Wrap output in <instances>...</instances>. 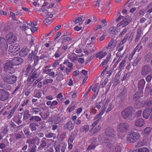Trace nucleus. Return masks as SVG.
Wrapping results in <instances>:
<instances>
[{
	"mask_svg": "<svg viewBox=\"0 0 152 152\" xmlns=\"http://www.w3.org/2000/svg\"><path fill=\"white\" fill-rule=\"evenodd\" d=\"M100 142L103 144V145L105 148L107 147L109 150V152H121V148L120 145H117L113 140L109 139H105L104 137L100 138L99 137Z\"/></svg>",
	"mask_w": 152,
	"mask_h": 152,
	"instance_id": "f257e3e1",
	"label": "nucleus"
},
{
	"mask_svg": "<svg viewBox=\"0 0 152 152\" xmlns=\"http://www.w3.org/2000/svg\"><path fill=\"white\" fill-rule=\"evenodd\" d=\"M140 137V135L139 133L134 131L129 132L127 136V141L132 143L136 142Z\"/></svg>",
	"mask_w": 152,
	"mask_h": 152,
	"instance_id": "f03ea898",
	"label": "nucleus"
},
{
	"mask_svg": "<svg viewBox=\"0 0 152 152\" xmlns=\"http://www.w3.org/2000/svg\"><path fill=\"white\" fill-rule=\"evenodd\" d=\"M13 65L10 61H7L4 64V71L7 74H12L15 72Z\"/></svg>",
	"mask_w": 152,
	"mask_h": 152,
	"instance_id": "7ed1b4c3",
	"label": "nucleus"
},
{
	"mask_svg": "<svg viewBox=\"0 0 152 152\" xmlns=\"http://www.w3.org/2000/svg\"><path fill=\"white\" fill-rule=\"evenodd\" d=\"M132 109L131 106H129L122 111V115L124 119L132 120L131 116Z\"/></svg>",
	"mask_w": 152,
	"mask_h": 152,
	"instance_id": "20e7f679",
	"label": "nucleus"
},
{
	"mask_svg": "<svg viewBox=\"0 0 152 152\" xmlns=\"http://www.w3.org/2000/svg\"><path fill=\"white\" fill-rule=\"evenodd\" d=\"M3 81L5 83L10 84H12L16 82L17 80V77L14 75H6L3 77Z\"/></svg>",
	"mask_w": 152,
	"mask_h": 152,
	"instance_id": "39448f33",
	"label": "nucleus"
},
{
	"mask_svg": "<svg viewBox=\"0 0 152 152\" xmlns=\"http://www.w3.org/2000/svg\"><path fill=\"white\" fill-rule=\"evenodd\" d=\"M129 127L130 125L127 123H120L117 126L118 131L123 133H126L129 129Z\"/></svg>",
	"mask_w": 152,
	"mask_h": 152,
	"instance_id": "423d86ee",
	"label": "nucleus"
},
{
	"mask_svg": "<svg viewBox=\"0 0 152 152\" xmlns=\"http://www.w3.org/2000/svg\"><path fill=\"white\" fill-rule=\"evenodd\" d=\"M19 104H16L12 109L10 110H6L4 111L2 114L3 115L7 116L8 119H10L14 115L15 110L17 108Z\"/></svg>",
	"mask_w": 152,
	"mask_h": 152,
	"instance_id": "0eeeda50",
	"label": "nucleus"
},
{
	"mask_svg": "<svg viewBox=\"0 0 152 152\" xmlns=\"http://www.w3.org/2000/svg\"><path fill=\"white\" fill-rule=\"evenodd\" d=\"M19 50V46L17 45L13 44L10 45L9 47V53L11 55H15L18 53Z\"/></svg>",
	"mask_w": 152,
	"mask_h": 152,
	"instance_id": "6e6552de",
	"label": "nucleus"
},
{
	"mask_svg": "<svg viewBox=\"0 0 152 152\" xmlns=\"http://www.w3.org/2000/svg\"><path fill=\"white\" fill-rule=\"evenodd\" d=\"M6 39L8 42L11 44L15 42L17 39V37L13 33H9L7 34Z\"/></svg>",
	"mask_w": 152,
	"mask_h": 152,
	"instance_id": "1a4fd4ad",
	"label": "nucleus"
},
{
	"mask_svg": "<svg viewBox=\"0 0 152 152\" xmlns=\"http://www.w3.org/2000/svg\"><path fill=\"white\" fill-rule=\"evenodd\" d=\"M10 96L9 93L3 89H0V100L4 101L8 99Z\"/></svg>",
	"mask_w": 152,
	"mask_h": 152,
	"instance_id": "9d476101",
	"label": "nucleus"
},
{
	"mask_svg": "<svg viewBox=\"0 0 152 152\" xmlns=\"http://www.w3.org/2000/svg\"><path fill=\"white\" fill-rule=\"evenodd\" d=\"M127 92L124 89L118 95V97L120 101L123 102L127 99Z\"/></svg>",
	"mask_w": 152,
	"mask_h": 152,
	"instance_id": "9b49d317",
	"label": "nucleus"
},
{
	"mask_svg": "<svg viewBox=\"0 0 152 152\" xmlns=\"http://www.w3.org/2000/svg\"><path fill=\"white\" fill-rule=\"evenodd\" d=\"M115 131L114 129L111 127H108L105 130V134L106 135L111 136L112 137L111 139H110L111 140L114 139L113 137L115 136ZM105 139V138H104ZM105 139H108L107 138H105ZM110 140L109 139H108Z\"/></svg>",
	"mask_w": 152,
	"mask_h": 152,
	"instance_id": "f8f14e48",
	"label": "nucleus"
},
{
	"mask_svg": "<svg viewBox=\"0 0 152 152\" xmlns=\"http://www.w3.org/2000/svg\"><path fill=\"white\" fill-rule=\"evenodd\" d=\"M151 70L150 66L149 65H144L142 66L141 71V75L145 76L147 75Z\"/></svg>",
	"mask_w": 152,
	"mask_h": 152,
	"instance_id": "ddd939ff",
	"label": "nucleus"
},
{
	"mask_svg": "<svg viewBox=\"0 0 152 152\" xmlns=\"http://www.w3.org/2000/svg\"><path fill=\"white\" fill-rule=\"evenodd\" d=\"M0 48L4 51H6L8 48L7 43L3 37L0 39Z\"/></svg>",
	"mask_w": 152,
	"mask_h": 152,
	"instance_id": "4468645a",
	"label": "nucleus"
},
{
	"mask_svg": "<svg viewBox=\"0 0 152 152\" xmlns=\"http://www.w3.org/2000/svg\"><path fill=\"white\" fill-rule=\"evenodd\" d=\"M23 61V58L19 57H16L12 59L10 62L14 65H18L21 64Z\"/></svg>",
	"mask_w": 152,
	"mask_h": 152,
	"instance_id": "2eb2a0df",
	"label": "nucleus"
},
{
	"mask_svg": "<svg viewBox=\"0 0 152 152\" xmlns=\"http://www.w3.org/2000/svg\"><path fill=\"white\" fill-rule=\"evenodd\" d=\"M10 125L11 126V130L14 132H18L19 129L22 128L23 126V125H21L17 126L12 121L10 124Z\"/></svg>",
	"mask_w": 152,
	"mask_h": 152,
	"instance_id": "dca6fc26",
	"label": "nucleus"
},
{
	"mask_svg": "<svg viewBox=\"0 0 152 152\" xmlns=\"http://www.w3.org/2000/svg\"><path fill=\"white\" fill-rule=\"evenodd\" d=\"M152 129L151 127L149 126L147 127L142 130L141 132V134L144 136L147 137L151 134Z\"/></svg>",
	"mask_w": 152,
	"mask_h": 152,
	"instance_id": "f3484780",
	"label": "nucleus"
},
{
	"mask_svg": "<svg viewBox=\"0 0 152 152\" xmlns=\"http://www.w3.org/2000/svg\"><path fill=\"white\" fill-rule=\"evenodd\" d=\"M152 107L148 108L144 110L142 113L143 117L146 119H148L152 112Z\"/></svg>",
	"mask_w": 152,
	"mask_h": 152,
	"instance_id": "a211bd4d",
	"label": "nucleus"
},
{
	"mask_svg": "<svg viewBox=\"0 0 152 152\" xmlns=\"http://www.w3.org/2000/svg\"><path fill=\"white\" fill-rule=\"evenodd\" d=\"M20 114L21 115H20L19 114H18L14 116L12 119V120L18 125H19L22 122L21 119L22 118V113H21Z\"/></svg>",
	"mask_w": 152,
	"mask_h": 152,
	"instance_id": "6ab92c4d",
	"label": "nucleus"
},
{
	"mask_svg": "<svg viewBox=\"0 0 152 152\" xmlns=\"http://www.w3.org/2000/svg\"><path fill=\"white\" fill-rule=\"evenodd\" d=\"M31 78L33 79L32 81H33L34 80L39 76L40 72L38 69H35L34 71L33 69L31 71Z\"/></svg>",
	"mask_w": 152,
	"mask_h": 152,
	"instance_id": "aec40b11",
	"label": "nucleus"
},
{
	"mask_svg": "<svg viewBox=\"0 0 152 152\" xmlns=\"http://www.w3.org/2000/svg\"><path fill=\"white\" fill-rule=\"evenodd\" d=\"M145 83V82L144 79H142L138 82V88L140 90L141 93H143V89Z\"/></svg>",
	"mask_w": 152,
	"mask_h": 152,
	"instance_id": "412c9836",
	"label": "nucleus"
},
{
	"mask_svg": "<svg viewBox=\"0 0 152 152\" xmlns=\"http://www.w3.org/2000/svg\"><path fill=\"white\" fill-rule=\"evenodd\" d=\"M145 124L144 120L142 118L137 119L135 121V125L137 127H142Z\"/></svg>",
	"mask_w": 152,
	"mask_h": 152,
	"instance_id": "4be33fe9",
	"label": "nucleus"
},
{
	"mask_svg": "<svg viewBox=\"0 0 152 152\" xmlns=\"http://www.w3.org/2000/svg\"><path fill=\"white\" fill-rule=\"evenodd\" d=\"M132 20V18L130 17L128 15L126 16L125 19H123L121 22V23L122 25H123V27H125L128 25Z\"/></svg>",
	"mask_w": 152,
	"mask_h": 152,
	"instance_id": "5701e85b",
	"label": "nucleus"
},
{
	"mask_svg": "<svg viewBox=\"0 0 152 152\" xmlns=\"http://www.w3.org/2000/svg\"><path fill=\"white\" fill-rule=\"evenodd\" d=\"M117 42L116 41L113 39H112L109 43L108 46L106 48L107 49H113L116 46Z\"/></svg>",
	"mask_w": 152,
	"mask_h": 152,
	"instance_id": "b1692460",
	"label": "nucleus"
},
{
	"mask_svg": "<svg viewBox=\"0 0 152 152\" xmlns=\"http://www.w3.org/2000/svg\"><path fill=\"white\" fill-rule=\"evenodd\" d=\"M142 94V93H141L137 92L133 96V99L134 101L137 102H140V95Z\"/></svg>",
	"mask_w": 152,
	"mask_h": 152,
	"instance_id": "393cba45",
	"label": "nucleus"
},
{
	"mask_svg": "<svg viewBox=\"0 0 152 152\" xmlns=\"http://www.w3.org/2000/svg\"><path fill=\"white\" fill-rule=\"evenodd\" d=\"M29 52V50L28 48H23L20 51L19 55L21 57H24L27 55Z\"/></svg>",
	"mask_w": 152,
	"mask_h": 152,
	"instance_id": "a878e982",
	"label": "nucleus"
},
{
	"mask_svg": "<svg viewBox=\"0 0 152 152\" xmlns=\"http://www.w3.org/2000/svg\"><path fill=\"white\" fill-rule=\"evenodd\" d=\"M142 32L141 28H139L137 29L136 37L134 41L135 42H137L139 41L141 37V34Z\"/></svg>",
	"mask_w": 152,
	"mask_h": 152,
	"instance_id": "bb28decb",
	"label": "nucleus"
},
{
	"mask_svg": "<svg viewBox=\"0 0 152 152\" xmlns=\"http://www.w3.org/2000/svg\"><path fill=\"white\" fill-rule=\"evenodd\" d=\"M78 132V131L76 130L74 131L70 136L69 138V142H73V140L75 138Z\"/></svg>",
	"mask_w": 152,
	"mask_h": 152,
	"instance_id": "cd10ccee",
	"label": "nucleus"
},
{
	"mask_svg": "<svg viewBox=\"0 0 152 152\" xmlns=\"http://www.w3.org/2000/svg\"><path fill=\"white\" fill-rule=\"evenodd\" d=\"M38 52V50H35L34 51H32L31 53L29 54L28 56V59L29 60L32 61L34 59L35 57L36 56Z\"/></svg>",
	"mask_w": 152,
	"mask_h": 152,
	"instance_id": "c85d7f7f",
	"label": "nucleus"
},
{
	"mask_svg": "<svg viewBox=\"0 0 152 152\" xmlns=\"http://www.w3.org/2000/svg\"><path fill=\"white\" fill-rule=\"evenodd\" d=\"M39 126L37 123H36L34 122H31L30 124L29 127L32 131H35L37 128Z\"/></svg>",
	"mask_w": 152,
	"mask_h": 152,
	"instance_id": "c756f323",
	"label": "nucleus"
},
{
	"mask_svg": "<svg viewBox=\"0 0 152 152\" xmlns=\"http://www.w3.org/2000/svg\"><path fill=\"white\" fill-rule=\"evenodd\" d=\"M107 54V53L104 52L103 53L102 51H100L97 53L96 55V57L98 58L99 59H101L104 57Z\"/></svg>",
	"mask_w": 152,
	"mask_h": 152,
	"instance_id": "7c9ffc66",
	"label": "nucleus"
},
{
	"mask_svg": "<svg viewBox=\"0 0 152 152\" xmlns=\"http://www.w3.org/2000/svg\"><path fill=\"white\" fill-rule=\"evenodd\" d=\"M67 129L70 131H71L73 128L75 126V124L72 123L71 121L67 122L66 124Z\"/></svg>",
	"mask_w": 152,
	"mask_h": 152,
	"instance_id": "2f4dec72",
	"label": "nucleus"
},
{
	"mask_svg": "<svg viewBox=\"0 0 152 152\" xmlns=\"http://www.w3.org/2000/svg\"><path fill=\"white\" fill-rule=\"evenodd\" d=\"M31 117V114H29L28 110H26L24 111L23 114V119L26 120Z\"/></svg>",
	"mask_w": 152,
	"mask_h": 152,
	"instance_id": "473e14b6",
	"label": "nucleus"
},
{
	"mask_svg": "<svg viewBox=\"0 0 152 152\" xmlns=\"http://www.w3.org/2000/svg\"><path fill=\"white\" fill-rule=\"evenodd\" d=\"M133 152H149V151L146 148H142L137 149L133 151Z\"/></svg>",
	"mask_w": 152,
	"mask_h": 152,
	"instance_id": "72a5a7b5",
	"label": "nucleus"
},
{
	"mask_svg": "<svg viewBox=\"0 0 152 152\" xmlns=\"http://www.w3.org/2000/svg\"><path fill=\"white\" fill-rule=\"evenodd\" d=\"M131 74V72H129L127 73H126L124 74V76L122 79V81L124 80L127 81L129 79Z\"/></svg>",
	"mask_w": 152,
	"mask_h": 152,
	"instance_id": "f704fd0d",
	"label": "nucleus"
},
{
	"mask_svg": "<svg viewBox=\"0 0 152 152\" xmlns=\"http://www.w3.org/2000/svg\"><path fill=\"white\" fill-rule=\"evenodd\" d=\"M152 56L151 53H150L147 54L144 58L145 61L146 62L150 61L152 58Z\"/></svg>",
	"mask_w": 152,
	"mask_h": 152,
	"instance_id": "c9c22d12",
	"label": "nucleus"
},
{
	"mask_svg": "<svg viewBox=\"0 0 152 152\" xmlns=\"http://www.w3.org/2000/svg\"><path fill=\"white\" fill-rule=\"evenodd\" d=\"M110 31L111 34L113 35H116L118 32L117 28L115 27H112L110 28Z\"/></svg>",
	"mask_w": 152,
	"mask_h": 152,
	"instance_id": "e433bc0d",
	"label": "nucleus"
},
{
	"mask_svg": "<svg viewBox=\"0 0 152 152\" xmlns=\"http://www.w3.org/2000/svg\"><path fill=\"white\" fill-rule=\"evenodd\" d=\"M75 104L74 102H73L72 104L68 107L67 110L69 113H70L71 111H73L75 108Z\"/></svg>",
	"mask_w": 152,
	"mask_h": 152,
	"instance_id": "4c0bfd02",
	"label": "nucleus"
},
{
	"mask_svg": "<svg viewBox=\"0 0 152 152\" xmlns=\"http://www.w3.org/2000/svg\"><path fill=\"white\" fill-rule=\"evenodd\" d=\"M89 130V126L88 125H86L82 126L80 129V131L81 132H83L84 131L86 132H87Z\"/></svg>",
	"mask_w": 152,
	"mask_h": 152,
	"instance_id": "58836bf2",
	"label": "nucleus"
},
{
	"mask_svg": "<svg viewBox=\"0 0 152 152\" xmlns=\"http://www.w3.org/2000/svg\"><path fill=\"white\" fill-rule=\"evenodd\" d=\"M110 56L111 55H110V56H107L106 59L105 60H104L101 64V65H102V66H103L104 65H105L108 62L110 58Z\"/></svg>",
	"mask_w": 152,
	"mask_h": 152,
	"instance_id": "ea45409f",
	"label": "nucleus"
},
{
	"mask_svg": "<svg viewBox=\"0 0 152 152\" xmlns=\"http://www.w3.org/2000/svg\"><path fill=\"white\" fill-rule=\"evenodd\" d=\"M41 116L43 120H46L47 119L48 117L50 115L49 112H47L44 113L43 115H41V113H40L39 114Z\"/></svg>",
	"mask_w": 152,
	"mask_h": 152,
	"instance_id": "a19ab883",
	"label": "nucleus"
},
{
	"mask_svg": "<svg viewBox=\"0 0 152 152\" xmlns=\"http://www.w3.org/2000/svg\"><path fill=\"white\" fill-rule=\"evenodd\" d=\"M43 59L44 61H46L45 63H47L48 61V58L47 56L44 55H41L39 58V59Z\"/></svg>",
	"mask_w": 152,
	"mask_h": 152,
	"instance_id": "79ce46f5",
	"label": "nucleus"
},
{
	"mask_svg": "<svg viewBox=\"0 0 152 152\" xmlns=\"http://www.w3.org/2000/svg\"><path fill=\"white\" fill-rule=\"evenodd\" d=\"M24 133L25 135L27 136H30L31 135V133H30L29 129L28 128H24L23 130Z\"/></svg>",
	"mask_w": 152,
	"mask_h": 152,
	"instance_id": "37998d69",
	"label": "nucleus"
},
{
	"mask_svg": "<svg viewBox=\"0 0 152 152\" xmlns=\"http://www.w3.org/2000/svg\"><path fill=\"white\" fill-rule=\"evenodd\" d=\"M90 140L91 144L95 145L96 146L98 145L97 143V139L96 137H93Z\"/></svg>",
	"mask_w": 152,
	"mask_h": 152,
	"instance_id": "c03bdc74",
	"label": "nucleus"
},
{
	"mask_svg": "<svg viewBox=\"0 0 152 152\" xmlns=\"http://www.w3.org/2000/svg\"><path fill=\"white\" fill-rule=\"evenodd\" d=\"M59 40L61 41V43L62 44H63L67 41L66 37V35H64L61 37L60 38Z\"/></svg>",
	"mask_w": 152,
	"mask_h": 152,
	"instance_id": "a18cd8bd",
	"label": "nucleus"
},
{
	"mask_svg": "<svg viewBox=\"0 0 152 152\" xmlns=\"http://www.w3.org/2000/svg\"><path fill=\"white\" fill-rule=\"evenodd\" d=\"M141 58L140 57H137L135 59L134 61L132 63V65L133 66H136L138 64V63L140 61Z\"/></svg>",
	"mask_w": 152,
	"mask_h": 152,
	"instance_id": "49530a36",
	"label": "nucleus"
},
{
	"mask_svg": "<svg viewBox=\"0 0 152 152\" xmlns=\"http://www.w3.org/2000/svg\"><path fill=\"white\" fill-rule=\"evenodd\" d=\"M126 61L125 60H123L120 63L119 68L122 70L123 69L124 67L125 66V64Z\"/></svg>",
	"mask_w": 152,
	"mask_h": 152,
	"instance_id": "de8ad7c7",
	"label": "nucleus"
},
{
	"mask_svg": "<svg viewBox=\"0 0 152 152\" xmlns=\"http://www.w3.org/2000/svg\"><path fill=\"white\" fill-rule=\"evenodd\" d=\"M51 20L52 19H50V18H48L45 19L44 20V23L46 25H48V24L50 23H51Z\"/></svg>",
	"mask_w": 152,
	"mask_h": 152,
	"instance_id": "09e8293b",
	"label": "nucleus"
},
{
	"mask_svg": "<svg viewBox=\"0 0 152 152\" xmlns=\"http://www.w3.org/2000/svg\"><path fill=\"white\" fill-rule=\"evenodd\" d=\"M31 68V65H28L25 72L24 75H28L29 71H30Z\"/></svg>",
	"mask_w": 152,
	"mask_h": 152,
	"instance_id": "8fccbe9b",
	"label": "nucleus"
},
{
	"mask_svg": "<svg viewBox=\"0 0 152 152\" xmlns=\"http://www.w3.org/2000/svg\"><path fill=\"white\" fill-rule=\"evenodd\" d=\"M83 16H82L81 17H79L77 19L75 18L73 20V22H75V24H77L79 22H80L82 19V17Z\"/></svg>",
	"mask_w": 152,
	"mask_h": 152,
	"instance_id": "3c124183",
	"label": "nucleus"
},
{
	"mask_svg": "<svg viewBox=\"0 0 152 152\" xmlns=\"http://www.w3.org/2000/svg\"><path fill=\"white\" fill-rule=\"evenodd\" d=\"M128 29V28H126L124 29L121 32H120L118 37H120L123 35H124L125 34L126 32Z\"/></svg>",
	"mask_w": 152,
	"mask_h": 152,
	"instance_id": "603ef678",
	"label": "nucleus"
},
{
	"mask_svg": "<svg viewBox=\"0 0 152 152\" xmlns=\"http://www.w3.org/2000/svg\"><path fill=\"white\" fill-rule=\"evenodd\" d=\"M101 129V127L98 125L96 126L95 128L94 129L93 132L94 134H96Z\"/></svg>",
	"mask_w": 152,
	"mask_h": 152,
	"instance_id": "864d4df0",
	"label": "nucleus"
},
{
	"mask_svg": "<svg viewBox=\"0 0 152 152\" xmlns=\"http://www.w3.org/2000/svg\"><path fill=\"white\" fill-rule=\"evenodd\" d=\"M152 79V75H148L145 78V80L147 82H150Z\"/></svg>",
	"mask_w": 152,
	"mask_h": 152,
	"instance_id": "5fc2aeb1",
	"label": "nucleus"
},
{
	"mask_svg": "<svg viewBox=\"0 0 152 152\" xmlns=\"http://www.w3.org/2000/svg\"><path fill=\"white\" fill-rule=\"evenodd\" d=\"M21 86V84L20 83H19L18 84V86H17V87H16L15 89V90L13 91L12 94H14L16 92H17L18 91H20V87Z\"/></svg>",
	"mask_w": 152,
	"mask_h": 152,
	"instance_id": "6e6d98bb",
	"label": "nucleus"
},
{
	"mask_svg": "<svg viewBox=\"0 0 152 152\" xmlns=\"http://www.w3.org/2000/svg\"><path fill=\"white\" fill-rule=\"evenodd\" d=\"M53 80L52 79H46L43 82L44 84H47L48 83H51L53 82Z\"/></svg>",
	"mask_w": 152,
	"mask_h": 152,
	"instance_id": "4d7b16f0",
	"label": "nucleus"
},
{
	"mask_svg": "<svg viewBox=\"0 0 152 152\" xmlns=\"http://www.w3.org/2000/svg\"><path fill=\"white\" fill-rule=\"evenodd\" d=\"M37 146L34 145L32 147L29 149L30 152H36V151Z\"/></svg>",
	"mask_w": 152,
	"mask_h": 152,
	"instance_id": "13d9d810",
	"label": "nucleus"
},
{
	"mask_svg": "<svg viewBox=\"0 0 152 152\" xmlns=\"http://www.w3.org/2000/svg\"><path fill=\"white\" fill-rule=\"evenodd\" d=\"M32 109L33 112L35 114H37L41 111L40 109L38 108H33Z\"/></svg>",
	"mask_w": 152,
	"mask_h": 152,
	"instance_id": "bf43d9fd",
	"label": "nucleus"
},
{
	"mask_svg": "<svg viewBox=\"0 0 152 152\" xmlns=\"http://www.w3.org/2000/svg\"><path fill=\"white\" fill-rule=\"evenodd\" d=\"M38 140H39L37 137L36 138L34 137L32 139H31V144L32 145L34 144Z\"/></svg>",
	"mask_w": 152,
	"mask_h": 152,
	"instance_id": "052dcab7",
	"label": "nucleus"
},
{
	"mask_svg": "<svg viewBox=\"0 0 152 152\" xmlns=\"http://www.w3.org/2000/svg\"><path fill=\"white\" fill-rule=\"evenodd\" d=\"M43 139V140L41 141V143L40 145V146L42 147H44L46 146V141L43 140L46 139L45 138H44Z\"/></svg>",
	"mask_w": 152,
	"mask_h": 152,
	"instance_id": "680f3d73",
	"label": "nucleus"
},
{
	"mask_svg": "<svg viewBox=\"0 0 152 152\" xmlns=\"http://www.w3.org/2000/svg\"><path fill=\"white\" fill-rule=\"evenodd\" d=\"M140 45V44H138L135 48L134 51L131 54L132 55V56H133L137 50V52H138V49H139V45Z\"/></svg>",
	"mask_w": 152,
	"mask_h": 152,
	"instance_id": "e2e57ef3",
	"label": "nucleus"
},
{
	"mask_svg": "<svg viewBox=\"0 0 152 152\" xmlns=\"http://www.w3.org/2000/svg\"><path fill=\"white\" fill-rule=\"evenodd\" d=\"M96 146L95 145H93L91 144L88 147L87 150H90L91 149H94Z\"/></svg>",
	"mask_w": 152,
	"mask_h": 152,
	"instance_id": "0e129e2a",
	"label": "nucleus"
},
{
	"mask_svg": "<svg viewBox=\"0 0 152 152\" xmlns=\"http://www.w3.org/2000/svg\"><path fill=\"white\" fill-rule=\"evenodd\" d=\"M60 150L61 152H64L66 146L64 145H60Z\"/></svg>",
	"mask_w": 152,
	"mask_h": 152,
	"instance_id": "69168bd1",
	"label": "nucleus"
},
{
	"mask_svg": "<svg viewBox=\"0 0 152 152\" xmlns=\"http://www.w3.org/2000/svg\"><path fill=\"white\" fill-rule=\"evenodd\" d=\"M113 81L114 82V83L115 85H117L120 83V81L118 79H117L116 77L113 79Z\"/></svg>",
	"mask_w": 152,
	"mask_h": 152,
	"instance_id": "338daca9",
	"label": "nucleus"
},
{
	"mask_svg": "<svg viewBox=\"0 0 152 152\" xmlns=\"http://www.w3.org/2000/svg\"><path fill=\"white\" fill-rule=\"evenodd\" d=\"M103 104V102L102 101L100 102H99V103H96V107L97 108L99 109H100L101 107V104Z\"/></svg>",
	"mask_w": 152,
	"mask_h": 152,
	"instance_id": "774afa93",
	"label": "nucleus"
}]
</instances>
